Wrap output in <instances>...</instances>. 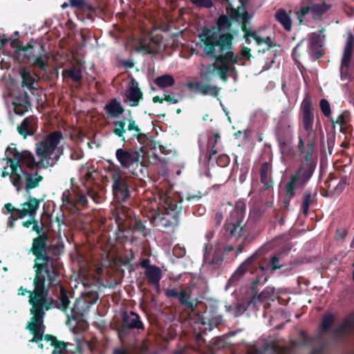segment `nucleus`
<instances>
[{
  "instance_id": "obj_59",
  "label": "nucleus",
  "mask_w": 354,
  "mask_h": 354,
  "mask_svg": "<svg viewBox=\"0 0 354 354\" xmlns=\"http://www.w3.org/2000/svg\"><path fill=\"white\" fill-rule=\"evenodd\" d=\"M82 297H86L87 301L91 303V304H94L98 299V294L95 291H88L86 292Z\"/></svg>"
},
{
  "instance_id": "obj_16",
  "label": "nucleus",
  "mask_w": 354,
  "mask_h": 354,
  "mask_svg": "<svg viewBox=\"0 0 354 354\" xmlns=\"http://www.w3.org/2000/svg\"><path fill=\"white\" fill-rule=\"evenodd\" d=\"M195 289L196 287L194 285L181 288L178 299L185 309L189 310L192 312L196 310L198 304V298L194 292Z\"/></svg>"
},
{
  "instance_id": "obj_34",
  "label": "nucleus",
  "mask_w": 354,
  "mask_h": 354,
  "mask_svg": "<svg viewBox=\"0 0 354 354\" xmlns=\"http://www.w3.org/2000/svg\"><path fill=\"white\" fill-rule=\"evenodd\" d=\"M63 78H70L74 82L78 83L82 80V70L80 67L73 66L62 71Z\"/></svg>"
},
{
  "instance_id": "obj_48",
  "label": "nucleus",
  "mask_w": 354,
  "mask_h": 354,
  "mask_svg": "<svg viewBox=\"0 0 354 354\" xmlns=\"http://www.w3.org/2000/svg\"><path fill=\"white\" fill-rule=\"evenodd\" d=\"M320 109L324 114V115L326 118L331 117V109L330 105L328 101L326 99H322L319 102Z\"/></svg>"
},
{
  "instance_id": "obj_17",
  "label": "nucleus",
  "mask_w": 354,
  "mask_h": 354,
  "mask_svg": "<svg viewBox=\"0 0 354 354\" xmlns=\"http://www.w3.org/2000/svg\"><path fill=\"white\" fill-rule=\"evenodd\" d=\"M204 261L212 266L214 268L219 267L225 259V254L222 248L216 245L215 247H204L203 252Z\"/></svg>"
},
{
  "instance_id": "obj_32",
  "label": "nucleus",
  "mask_w": 354,
  "mask_h": 354,
  "mask_svg": "<svg viewBox=\"0 0 354 354\" xmlns=\"http://www.w3.org/2000/svg\"><path fill=\"white\" fill-rule=\"evenodd\" d=\"M105 111L107 114L113 118H118L120 115L123 114L124 109L121 103L115 98L111 99L106 105Z\"/></svg>"
},
{
  "instance_id": "obj_40",
  "label": "nucleus",
  "mask_w": 354,
  "mask_h": 354,
  "mask_svg": "<svg viewBox=\"0 0 354 354\" xmlns=\"http://www.w3.org/2000/svg\"><path fill=\"white\" fill-rule=\"evenodd\" d=\"M325 31V28L321 27L319 32H313L309 35L308 46H322V37H325V35H322Z\"/></svg>"
},
{
  "instance_id": "obj_5",
  "label": "nucleus",
  "mask_w": 354,
  "mask_h": 354,
  "mask_svg": "<svg viewBox=\"0 0 354 354\" xmlns=\"http://www.w3.org/2000/svg\"><path fill=\"white\" fill-rule=\"evenodd\" d=\"M260 254L258 252H254L248 259H246L234 271L230 279L231 283H235L241 279L247 273L255 276L252 283V290L255 292L256 299L259 300L261 304L266 299L270 298L273 294V290L267 287L264 288L259 294H257L256 289L257 286L267 281L268 277L266 274L267 268L261 264L259 257Z\"/></svg>"
},
{
  "instance_id": "obj_13",
  "label": "nucleus",
  "mask_w": 354,
  "mask_h": 354,
  "mask_svg": "<svg viewBox=\"0 0 354 354\" xmlns=\"http://www.w3.org/2000/svg\"><path fill=\"white\" fill-rule=\"evenodd\" d=\"M17 157L21 165H25L30 171L35 169H47L53 167L57 162V157L50 158L48 161H43L40 158L39 161H36L34 155L27 150L22 151V154H17Z\"/></svg>"
},
{
  "instance_id": "obj_52",
  "label": "nucleus",
  "mask_w": 354,
  "mask_h": 354,
  "mask_svg": "<svg viewBox=\"0 0 354 354\" xmlns=\"http://www.w3.org/2000/svg\"><path fill=\"white\" fill-rule=\"evenodd\" d=\"M196 7L210 8L213 6L212 0H190Z\"/></svg>"
},
{
  "instance_id": "obj_8",
  "label": "nucleus",
  "mask_w": 354,
  "mask_h": 354,
  "mask_svg": "<svg viewBox=\"0 0 354 354\" xmlns=\"http://www.w3.org/2000/svg\"><path fill=\"white\" fill-rule=\"evenodd\" d=\"M44 296L40 295L39 292H36L34 297L30 298V306H32L30 309L32 317L30 322H29L26 326L31 334L33 335L32 339L30 340V342H39L44 338V318L45 315V311L43 309V304H44Z\"/></svg>"
},
{
  "instance_id": "obj_42",
  "label": "nucleus",
  "mask_w": 354,
  "mask_h": 354,
  "mask_svg": "<svg viewBox=\"0 0 354 354\" xmlns=\"http://www.w3.org/2000/svg\"><path fill=\"white\" fill-rule=\"evenodd\" d=\"M203 193L199 191H193V192H187L185 193L183 197L178 196V197L183 198V200L185 198L187 202L191 203H195L198 202L203 197Z\"/></svg>"
},
{
  "instance_id": "obj_4",
  "label": "nucleus",
  "mask_w": 354,
  "mask_h": 354,
  "mask_svg": "<svg viewBox=\"0 0 354 354\" xmlns=\"http://www.w3.org/2000/svg\"><path fill=\"white\" fill-rule=\"evenodd\" d=\"M297 149L299 156L304 160L297 170L291 176L290 181L286 185V190L291 196L294 195L296 187L304 188L313 176L317 167V161L313 158L315 144L314 138L306 140L305 144L302 138H298Z\"/></svg>"
},
{
  "instance_id": "obj_27",
  "label": "nucleus",
  "mask_w": 354,
  "mask_h": 354,
  "mask_svg": "<svg viewBox=\"0 0 354 354\" xmlns=\"http://www.w3.org/2000/svg\"><path fill=\"white\" fill-rule=\"evenodd\" d=\"M44 339L46 342H50L52 346L54 347L51 354H66L67 348L69 345L68 342L57 339V338L50 334H46L44 335Z\"/></svg>"
},
{
  "instance_id": "obj_62",
  "label": "nucleus",
  "mask_w": 354,
  "mask_h": 354,
  "mask_svg": "<svg viewBox=\"0 0 354 354\" xmlns=\"http://www.w3.org/2000/svg\"><path fill=\"white\" fill-rule=\"evenodd\" d=\"M13 106L17 115H22L27 111L26 106L21 103L13 102Z\"/></svg>"
},
{
  "instance_id": "obj_19",
  "label": "nucleus",
  "mask_w": 354,
  "mask_h": 354,
  "mask_svg": "<svg viewBox=\"0 0 354 354\" xmlns=\"http://www.w3.org/2000/svg\"><path fill=\"white\" fill-rule=\"evenodd\" d=\"M92 304L87 301L86 297L77 298L73 307L70 309V314L67 315L68 318L77 320L84 316L89 310Z\"/></svg>"
},
{
  "instance_id": "obj_22",
  "label": "nucleus",
  "mask_w": 354,
  "mask_h": 354,
  "mask_svg": "<svg viewBox=\"0 0 354 354\" xmlns=\"http://www.w3.org/2000/svg\"><path fill=\"white\" fill-rule=\"evenodd\" d=\"M187 87L190 90L198 91L203 95H211L213 97H217L221 91V88L215 85L209 84H203L201 82H189L187 84Z\"/></svg>"
},
{
  "instance_id": "obj_56",
  "label": "nucleus",
  "mask_w": 354,
  "mask_h": 354,
  "mask_svg": "<svg viewBox=\"0 0 354 354\" xmlns=\"http://www.w3.org/2000/svg\"><path fill=\"white\" fill-rule=\"evenodd\" d=\"M15 35L17 36L16 38L14 39H9V41H10V46L12 48L15 49L17 52H21V47L22 46L20 44V41L19 39V32H15Z\"/></svg>"
},
{
  "instance_id": "obj_2",
  "label": "nucleus",
  "mask_w": 354,
  "mask_h": 354,
  "mask_svg": "<svg viewBox=\"0 0 354 354\" xmlns=\"http://www.w3.org/2000/svg\"><path fill=\"white\" fill-rule=\"evenodd\" d=\"M115 128L112 130L113 134L121 139L123 142H131L136 139L142 145L138 149L119 148L115 151V157L122 168L127 169L133 175L139 177L144 176L146 170L143 163V156L140 151L147 145L149 138L147 133H143L133 119L128 120L127 128L125 129V120L113 122Z\"/></svg>"
},
{
  "instance_id": "obj_14",
  "label": "nucleus",
  "mask_w": 354,
  "mask_h": 354,
  "mask_svg": "<svg viewBox=\"0 0 354 354\" xmlns=\"http://www.w3.org/2000/svg\"><path fill=\"white\" fill-rule=\"evenodd\" d=\"M301 109L302 111V125L304 129L307 132L308 139L314 138L315 141V132L313 130L314 115L312 113V102L310 97L306 95L304 98Z\"/></svg>"
},
{
  "instance_id": "obj_21",
  "label": "nucleus",
  "mask_w": 354,
  "mask_h": 354,
  "mask_svg": "<svg viewBox=\"0 0 354 354\" xmlns=\"http://www.w3.org/2000/svg\"><path fill=\"white\" fill-rule=\"evenodd\" d=\"M40 203L41 200L29 196L28 197V201L21 205L22 209L17 210L18 213L20 214L19 218H23L26 216H35V214L39 209Z\"/></svg>"
},
{
  "instance_id": "obj_26",
  "label": "nucleus",
  "mask_w": 354,
  "mask_h": 354,
  "mask_svg": "<svg viewBox=\"0 0 354 354\" xmlns=\"http://www.w3.org/2000/svg\"><path fill=\"white\" fill-rule=\"evenodd\" d=\"M354 333V317H349L344 319L340 325L337 327L333 335L337 339H342L351 335Z\"/></svg>"
},
{
  "instance_id": "obj_38",
  "label": "nucleus",
  "mask_w": 354,
  "mask_h": 354,
  "mask_svg": "<svg viewBox=\"0 0 354 354\" xmlns=\"http://www.w3.org/2000/svg\"><path fill=\"white\" fill-rule=\"evenodd\" d=\"M330 119L334 127L335 124L340 125V131L344 132L343 129L346 128V125L349 121V112L345 111L339 115L335 120L331 117Z\"/></svg>"
},
{
  "instance_id": "obj_45",
  "label": "nucleus",
  "mask_w": 354,
  "mask_h": 354,
  "mask_svg": "<svg viewBox=\"0 0 354 354\" xmlns=\"http://www.w3.org/2000/svg\"><path fill=\"white\" fill-rule=\"evenodd\" d=\"M335 317L333 314L325 315L320 324V330L322 332H328L334 323Z\"/></svg>"
},
{
  "instance_id": "obj_36",
  "label": "nucleus",
  "mask_w": 354,
  "mask_h": 354,
  "mask_svg": "<svg viewBox=\"0 0 354 354\" xmlns=\"http://www.w3.org/2000/svg\"><path fill=\"white\" fill-rule=\"evenodd\" d=\"M21 76L22 78L21 86L28 88L32 93L33 90L36 89L34 86L35 79L26 70H23L21 72Z\"/></svg>"
},
{
  "instance_id": "obj_23",
  "label": "nucleus",
  "mask_w": 354,
  "mask_h": 354,
  "mask_svg": "<svg viewBox=\"0 0 354 354\" xmlns=\"http://www.w3.org/2000/svg\"><path fill=\"white\" fill-rule=\"evenodd\" d=\"M297 345L295 339L292 340L289 346H280L275 341H270L264 344L263 351H270L274 354H290L293 352Z\"/></svg>"
},
{
  "instance_id": "obj_28",
  "label": "nucleus",
  "mask_w": 354,
  "mask_h": 354,
  "mask_svg": "<svg viewBox=\"0 0 354 354\" xmlns=\"http://www.w3.org/2000/svg\"><path fill=\"white\" fill-rule=\"evenodd\" d=\"M134 80H132V85L126 93V97L129 100V106H138L143 99V93L138 85H133Z\"/></svg>"
},
{
  "instance_id": "obj_53",
  "label": "nucleus",
  "mask_w": 354,
  "mask_h": 354,
  "mask_svg": "<svg viewBox=\"0 0 354 354\" xmlns=\"http://www.w3.org/2000/svg\"><path fill=\"white\" fill-rule=\"evenodd\" d=\"M95 11V9L94 8V7L92 6L91 10H82V12H83L84 14L77 15V18L81 21H84L86 19H89L91 21H93V14Z\"/></svg>"
},
{
  "instance_id": "obj_63",
  "label": "nucleus",
  "mask_w": 354,
  "mask_h": 354,
  "mask_svg": "<svg viewBox=\"0 0 354 354\" xmlns=\"http://www.w3.org/2000/svg\"><path fill=\"white\" fill-rule=\"evenodd\" d=\"M165 295L168 298H176L178 299L180 291L176 288L167 289L165 291Z\"/></svg>"
},
{
  "instance_id": "obj_57",
  "label": "nucleus",
  "mask_w": 354,
  "mask_h": 354,
  "mask_svg": "<svg viewBox=\"0 0 354 354\" xmlns=\"http://www.w3.org/2000/svg\"><path fill=\"white\" fill-rule=\"evenodd\" d=\"M218 166L224 167H226L230 162V158L226 154L219 155L216 159Z\"/></svg>"
},
{
  "instance_id": "obj_50",
  "label": "nucleus",
  "mask_w": 354,
  "mask_h": 354,
  "mask_svg": "<svg viewBox=\"0 0 354 354\" xmlns=\"http://www.w3.org/2000/svg\"><path fill=\"white\" fill-rule=\"evenodd\" d=\"M245 304V307L247 310H257V304H259V300L256 299V296L254 295L251 299L244 301Z\"/></svg>"
},
{
  "instance_id": "obj_51",
  "label": "nucleus",
  "mask_w": 354,
  "mask_h": 354,
  "mask_svg": "<svg viewBox=\"0 0 354 354\" xmlns=\"http://www.w3.org/2000/svg\"><path fill=\"white\" fill-rule=\"evenodd\" d=\"M137 51L145 52L146 54H153L156 53V49L151 45V44H142L139 47L137 48Z\"/></svg>"
},
{
  "instance_id": "obj_47",
  "label": "nucleus",
  "mask_w": 354,
  "mask_h": 354,
  "mask_svg": "<svg viewBox=\"0 0 354 354\" xmlns=\"http://www.w3.org/2000/svg\"><path fill=\"white\" fill-rule=\"evenodd\" d=\"M282 256L283 254L281 253H277L271 257L270 264L271 266L272 270H276L283 268V266L279 263Z\"/></svg>"
},
{
  "instance_id": "obj_31",
  "label": "nucleus",
  "mask_w": 354,
  "mask_h": 354,
  "mask_svg": "<svg viewBox=\"0 0 354 354\" xmlns=\"http://www.w3.org/2000/svg\"><path fill=\"white\" fill-rule=\"evenodd\" d=\"M270 170V165L264 162L261 164L260 167V180L263 184L262 187L263 190H268L273 187V181L269 178L268 174Z\"/></svg>"
},
{
  "instance_id": "obj_43",
  "label": "nucleus",
  "mask_w": 354,
  "mask_h": 354,
  "mask_svg": "<svg viewBox=\"0 0 354 354\" xmlns=\"http://www.w3.org/2000/svg\"><path fill=\"white\" fill-rule=\"evenodd\" d=\"M87 196L91 197L94 201H96L97 194L93 191L88 190L86 192V195L83 194H77V203L83 207H86L88 204Z\"/></svg>"
},
{
  "instance_id": "obj_6",
  "label": "nucleus",
  "mask_w": 354,
  "mask_h": 354,
  "mask_svg": "<svg viewBox=\"0 0 354 354\" xmlns=\"http://www.w3.org/2000/svg\"><path fill=\"white\" fill-rule=\"evenodd\" d=\"M59 266H53V271L50 268H46V270L48 271V274H46L44 272L41 273L38 277L37 274V268H33L35 270V277L33 279L34 290L32 291L28 290L26 288H24L21 286L19 289V295L24 296L26 293H28V301L30 304V298L34 297L37 292H39L40 295L44 296L45 297V301L44 302V304H43L44 310H49L51 309V304L48 302V296L50 288L57 286V285L59 283Z\"/></svg>"
},
{
  "instance_id": "obj_64",
  "label": "nucleus",
  "mask_w": 354,
  "mask_h": 354,
  "mask_svg": "<svg viewBox=\"0 0 354 354\" xmlns=\"http://www.w3.org/2000/svg\"><path fill=\"white\" fill-rule=\"evenodd\" d=\"M162 42V39L161 37L152 36L149 38V44H151L152 46L156 48L157 52Z\"/></svg>"
},
{
  "instance_id": "obj_39",
  "label": "nucleus",
  "mask_w": 354,
  "mask_h": 354,
  "mask_svg": "<svg viewBox=\"0 0 354 354\" xmlns=\"http://www.w3.org/2000/svg\"><path fill=\"white\" fill-rule=\"evenodd\" d=\"M316 194L313 196L310 192H306L302 196V203L301 204L300 209L304 215H307L309 212V207L310 204L313 201Z\"/></svg>"
},
{
  "instance_id": "obj_11",
  "label": "nucleus",
  "mask_w": 354,
  "mask_h": 354,
  "mask_svg": "<svg viewBox=\"0 0 354 354\" xmlns=\"http://www.w3.org/2000/svg\"><path fill=\"white\" fill-rule=\"evenodd\" d=\"M62 139H63V135L60 131H55L50 133L41 141L36 143L37 156L43 161H48L50 158L57 157L58 161L60 154L57 151V147Z\"/></svg>"
},
{
  "instance_id": "obj_60",
  "label": "nucleus",
  "mask_w": 354,
  "mask_h": 354,
  "mask_svg": "<svg viewBox=\"0 0 354 354\" xmlns=\"http://www.w3.org/2000/svg\"><path fill=\"white\" fill-rule=\"evenodd\" d=\"M299 338L301 339L299 342L300 346H305L310 344L311 339L305 331L301 330L299 332Z\"/></svg>"
},
{
  "instance_id": "obj_44",
  "label": "nucleus",
  "mask_w": 354,
  "mask_h": 354,
  "mask_svg": "<svg viewBox=\"0 0 354 354\" xmlns=\"http://www.w3.org/2000/svg\"><path fill=\"white\" fill-rule=\"evenodd\" d=\"M70 6L82 10H91L92 6L87 0H69Z\"/></svg>"
},
{
  "instance_id": "obj_20",
  "label": "nucleus",
  "mask_w": 354,
  "mask_h": 354,
  "mask_svg": "<svg viewBox=\"0 0 354 354\" xmlns=\"http://www.w3.org/2000/svg\"><path fill=\"white\" fill-rule=\"evenodd\" d=\"M59 287V293L57 299L53 298L48 299V302L51 304V308L53 306L56 308L67 313L70 311L71 301L68 295L67 290L60 283L57 285Z\"/></svg>"
},
{
  "instance_id": "obj_37",
  "label": "nucleus",
  "mask_w": 354,
  "mask_h": 354,
  "mask_svg": "<svg viewBox=\"0 0 354 354\" xmlns=\"http://www.w3.org/2000/svg\"><path fill=\"white\" fill-rule=\"evenodd\" d=\"M34 58L31 65L34 67H38L41 71H46L48 66L49 56L47 54L41 55L38 57L32 56Z\"/></svg>"
},
{
  "instance_id": "obj_7",
  "label": "nucleus",
  "mask_w": 354,
  "mask_h": 354,
  "mask_svg": "<svg viewBox=\"0 0 354 354\" xmlns=\"http://www.w3.org/2000/svg\"><path fill=\"white\" fill-rule=\"evenodd\" d=\"M183 198L166 196L163 200L164 210L153 216L156 225L166 230H172L180 224V215L183 211Z\"/></svg>"
},
{
  "instance_id": "obj_58",
  "label": "nucleus",
  "mask_w": 354,
  "mask_h": 354,
  "mask_svg": "<svg viewBox=\"0 0 354 354\" xmlns=\"http://www.w3.org/2000/svg\"><path fill=\"white\" fill-rule=\"evenodd\" d=\"M347 184V176H343L339 182L334 187L335 193L339 194L343 192Z\"/></svg>"
},
{
  "instance_id": "obj_61",
  "label": "nucleus",
  "mask_w": 354,
  "mask_h": 354,
  "mask_svg": "<svg viewBox=\"0 0 354 354\" xmlns=\"http://www.w3.org/2000/svg\"><path fill=\"white\" fill-rule=\"evenodd\" d=\"M217 142L213 140L212 138H209L208 145L212 147L210 153L207 156L208 161L210 162L212 156L217 153V150L215 149Z\"/></svg>"
},
{
  "instance_id": "obj_49",
  "label": "nucleus",
  "mask_w": 354,
  "mask_h": 354,
  "mask_svg": "<svg viewBox=\"0 0 354 354\" xmlns=\"http://www.w3.org/2000/svg\"><path fill=\"white\" fill-rule=\"evenodd\" d=\"M22 154V151H19L17 149V145L15 143H11L5 151V156H10L18 160L17 155Z\"/></svg>"
},
{
  "instance_id": "obj_10",
  "label": "nucleus",
  "mask_w": 354,
  "mask_h": 354,
  "mask_svg": "<svg viewBox=\"0 0 354 354\" xmlns=\"http://www.w3.org/2000/svg\"><path fill=\"white\" fill-rule=\"evenodd\" d=\"M112 179V191L114 198L118 202H124L130 197V185L129 179L122 176L119 166L111 162L107 167Z\"/></svg>"
},
{
  "instance_id": "obj_9",
  "label": "nucleus",
  "mask_w": 354,
  "mask_h": 354,
  "mask_svg": "<svg viewBox=\"0 0 354 354\" xmlns=\"http://www.w3.org/2000/svg\"><path fill=\"white\" fill-rule=\"evenodd\" d=\"M245 209L246 205L244 203L237 202L230 217L226 220L225 234L230 239H237L243 235V228L246 224Z\"/></svg>"
},
{
  "instance_id": "obj_15",
  "label": "nucleus",
  "mask_w": 354,
  "mask_h": 354,
  "mask_svg": "<svg viewBox=\"0 0 354 354\" xmlns=\"http://www.w3.org/2000/svg\"><path fill=\"white\" fill-rule=\"evenodd\" d=\"M144 329V325L138 314L133 311H124L122 314V324L118 329L120 338L129 333V330Z\"/></svg>"
},
{
  "instance_id": "obj_1",
  "label": "nucleus",
  "mask_w": 354,
  "mask_h": 354,
  "mask_svg": "<svg viewBox=\"0 0 354 354\" xmlns=\"http://www.w3.org/2000/svg\"><path fill=\"white\" fill-rule=\"evenodd\" d=\"M201 42L204 45L203 51L208 57L214 58L220 65L209 64L206 71L201 73V78L206 82L212 80V69H215L217 75L223 82H227L229 76L236 71L234 66L229 63L237 64L241 57L234 53V37L231 33L221 34L214 38L207 28L199 35Z\"/></svg>"
},
{
  "instance_id": "obj_24",
  "label": "nucleus",
  "mask_w": 354,
  "mask_h": 354,
  "mask_svg": "<svg viewBox=\"0 0 354 354\" xmlns=\"http://www.w3.org/2000/svg\"><path fill=\"white\" fill-rule=\"evenodd\" d=\"M21 174L24 178L25 190L28 194L31 189L38 187L40 183L44 180V177L37 171L32 172L27 170H21Z\"/></svg>"
},
{
  "instance_id": "obj_18",
  "label": "nucleus",
  "mask_w": 354,
  "mask_h": 354,
  "mask_svg": "<svg viewBox=\"0 0 354 354\" xmlns=\"http://www.w3.org/2000/svg\"><path fill=\"white\" fill-rule=\"evenodd\" d=\"M233 20V16L222 14L218 17L216 22L218 32L212 33L210 32V34L213 35L214 38H216V37L219 35L231 33L233 35V37H234V35L237 33V30H232L231 29L232 26Z\"/></svg>"
},
{
  "instance_id": "obj_12",
  "label": "nucleus",
  "mask_w": 354,
  "mask_h": 354,
  "mask_svg": "<svg viewBox=\"0 0 354 354\" xmlns=\"http://www.w3.org/2000/svg\"><path fill=\"white\" fill-rule=\"evenodd\" d=\"M331 7L332 4L325 1L319 3L311 2L308 6L301 7L295 14L299 24H301L308 14L310 13L315 20H319Z\"/></svg>"
},
{
  "instance_id": "obj_35",
  "label": "nucleus",
  "mask_w": 354,
  "mask_h": 354,
  "mask_svg": "<svg viewBox=\"0 0 354 354\" xmlns=\"http://www.w3.org/2000/svg\"><path fill=\"white\" fill-rule=\"evenodd\" d=\"M154 84L160 88H165L172 86L175 84L174 77L169 74L162 75L157 77L154 81Z\"/></svg>"
},
{
  "instance_id": "obj_33",
  "label": "nucleus",
  "mask_w": 354,
  "mask_h": 354,
  "mask_svg": "<svg viewBox=\"0 0 354 354\" xmlns=\"http://www.w3.org/2000/svg\"><path fill=\"white\" fill-rule=\"evenodd\" d=\"M275 19L287 30L292 29V19L283 8H279L275 13Z\"/></svg>"
},
{
  "instance_id": "obj_25",
  "label": "nucleus",
  "mask_w": 354,
  "mask_h": 354,
  "mask_svg": "<svg viewBox=\"0 0 354 354\" xmlns=\"http://www.w3.org/2000/svg\"><path fill=\"white\" fill-rule=\"evenodd\" d=\"M37 128V119L34 116L27 117L24 119L20 125L17 127L19 133L24 138L28 136H33Z\"/></svg>"
},
{
  "instance_id": "obj_54",
  "label": "nucleus",
  "mask_w": 354,
  "mask_h": 354,
  "mask_svg": "<svg viewBox=\"0 0 354 354\" xmlns=\"http://www.w3.org/2000/svg\"><path fill=\"white\" fill-rule=\"evenodd\" d=\"M10 181L12 185L16 188L17 192H20L21 190V181L22 177L21 174L14 175L10 176Z\"/></svg>"
},
{
  "instance_id": "obj_29",
  "label": "nucleus",
  "mask_w": 354,
  "mask_h": 354,
  "mask_svg": "<svg viewBox=\"0 0 354 354\" xmlns=\"http://www.w3.org/2000/svg\"><path fill=\"white\" fill-rule=\"evenodd\" d=\"M353 35L352 34H350L346 39V45L343 52V55L341 61L342 68H348L350 66L353 48Z\"/></svg>"
},
{
  "instance_id": "obj_41",
  "label": "nucleus",
  "mask_w": 354,
  "mask_h": 354,
  "mask_svg": "<svg viewBox=\"0 0 354 354\" xmlns=\"http://www.w3.org/2000/svg\"><path fill=\"white\" fill-rule=\"evenodd\" d=\"M145 223V222L142 221L140 218H136L132 227L133 232H138L142 236L146 237L149 232L146 227Z\"/></svg>"
},
{
  "instance_id": "obj_55",
  "label": "nucleus",
  "mask_w": 354,
  "mask_h": 354,
  "mask_svg": "<svg viewBox=\"0 0 354 354\" xmlns=\"http://www.w3.org/2000/svg\"><path fill=\"white\" fill-rule=\"evenodd\" d=\"M235 16L237 18H241V21L244 19L250 20L252 18V15L248 13L247 9L241 10L239 7L235 10Z\"/></svg>"
},
{
  "instance_id": "obj_30",
  "label": "nucleus",
  "mask_w": 354,
  "mask_h": 354,
  "mask_svg": "<svg viewBox=\"0 0 354 354\" xmlns=\"http://www.w3.org/2000/svg\"><path fill=\"white\" fill-rule=\"evenodd\" d=\"M144 274L149 284L159 286V282L162 276V272L160 268L157 266H153V267H151L147 270H145Z\"/></svg>"
},
{
  "instance_id": "obj_3",
  "label": "nucleus",
  "mask_w": 354,
  "mask_h": 354,
  "mask_svg": "<svg viewBox=\"0 0 354 354\" xmlns=\"http://www.w3.org/2000/svg\"><path fill=\"white\" fill-rule=\"evenodd\" d=\"M32 231L35 232L38 236L32 239V246L30 249L35 256L33 268H37V277L41 273L45 272L48 274L46 268L53 270V266H59V257H56L63 252L64 245L62 243H56L55 245H48V236L47 233L43 232V223L38 225V221L35 218V223H32Z\"/></svg>"
},
{
  "instance_id": "obj_46",
  "label": "nucleus",
  "mask_w": 354,
  "mask_h": 354,
  "mask_svg": "<svg viewBox=\"0 0 354 354\" xmlns=\"http://www.w3.org/2000/svg\"><path fill=\"white\" fill-rule=\"evenodd\" d=\"M308 51L314 61L319 59L324 55L322 46H308Z\"/></svg>"
}]
</instances>
